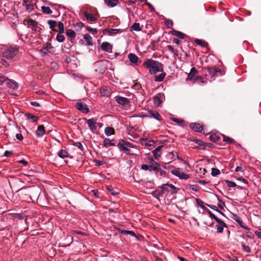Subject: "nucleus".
<instances>
[{"instance_id":"f257e3e1","label":"nucleus","mask_w":261,"mask_h":261,"mask_svg":"<svg viewBox=\"0 0 261 261\" xmlns=\"http://www.w3.org/2000/svg\"><path fill=\"white\" fill-rule=\"evenodd\" d=\"M143 65L149 70L151 74L163 71L162 64L160 62L151 59H146L143 62Z\"/></svg>"},{"instance_id":"f03ea898","label":"nucleus","mask_w":261,"mask_h":261,"mask_svg":"<svg viewBox=\"0 0 261 261\" xmlns=\"http://www.w3.org/2000/svg\"><path fill=\"white\" fill-rule=\"evenodd\" d=\"M22 195H24V199L28 201L32 200L33 197H37L39 190L31 187H28L19 190Z\"/></svg>"},{"instance_id":"7ed1b4c3","label":"nucleus","mask_w":261,"mask_h":261,"mask_svg":"<svg viewBox=\"0 0 261 261\" xmlns=\"http://www.w3.org/2000/svg\"><path fill=\"white\" fill-rule=\"evenodd\" d=\"M18 49V47L16 45L14 46H5L3 49V57L8 60L11 59L16 55Z\"/></svg>"},{"instance_id":"20e7f679","label":"nucleus","mask_w":261,"mask_h":261,"mask_svg":"<svg viewBox=\"0 0 261 261\" xmlns=\"http://www.w3.org/2000/svg\"><path fill=\"white\" fill-rule=\"evenodd\" d=\"M118 146L120 151H122L128 155H133V153L130 152V149L129 148L134 147L132 143L125 141L123 140H121L118 144Z\"/></svg>"},{"instance_id":"39448f33","label":"nucleus","mask_w":261,"mask_h":261,"mask_svg":"<svg viewBox=\"0 0 261 261\" xmlns=\"http://www.w3.org/2000/svg\"><path fill=\"white\" fill-rule=\"evenodd\" d=\"M178 190V188H176L174 185L171 184H166L163 185L160 187V191L162 195H167L168 193L171 194L176 193L177 191Z\"/></svg>"},{"instance_id":"423d86ee","label":"nucleus","mask_w":261,"mask_h":261,"mask_svg":"<svg viewBox=\"0 0 261 261\" xmlns=\"http://www.w3.org/2000/svg\"><path fill=\"white\" fill-rule=\"evenodd\" d=\"M108 61L107 60H102L96 62L95 64V71L99 73H103L107 69V64Z\"/></svg>"},{"instance_id":"0eeeda50","label":"nucleus","mask_w":261,"mask_h":261,"mask_svg":"<svg viewBox=\"0 0 261 261\" xmlns=\"http://www.w3.org/2000/svg\"><path fill=\"white\" fill-rule=\"evenodd\" d=\"M144 117L153 118L156 120L161 121L162 119L160 114L155 110H149L148 112L143 115Z\"/></svg>"},{"instance_id":"6e6552de","label":"nucleus","mask_w":261,"mask_h":261,"mask_svg":"<svg viewBox=\"0 0 261 261\" xmlns=\"http://www.w3.org/2000/svg\"><path fill=\"white\" fill-rule=\"evenodd\" d=\"M171 173L174 175L178 177L180 179L186 180L189 178V175L184 173L179 168H176L171 170Z\"/></svg>"},{"instance_id":"1a4fd4ad","label":"nucleus","mask_w":261,"mask_h":261,"mask_svg":"<svg viewBox=\"0 0 261 261\" xmlns=\"http://www.w3.org/2000/svg\"><path fill=\"white\" fill-rule=\"evenodd\" d=\"M165 97L163 93H159L153 98L154 104L156 106L160 105L165 100Z\"/></svg>"},{"instance_id":"9d476101","label":"nucleus","mask_w":261,"mask_h":261,"mask_svg":"<svg viewBox=\"0 0 261 261\" xmlns=\"http://www.w3.org/2000/svg\"><path fill=\"white\" fill-rule=\"evenodd\" d=\"M87 123L90 130L94 133L97 129V122H96V119L92 118L87 120Z\"/></svg>"},{"instance_id":"9b49d317","label":"nucleus","mask_w":261,"mask_h":261,"mask_svg":"<svg viewBox=\"0 0 261 261\" xmlns=\"http://www.w3.org/2000/svg\"><path fill=\"white\" fill-rule=\"evenodd\" d=\"M150 163L152 164L149 166L148 171L150 172H155V173L158 172L160 170V165L154 161L153 159H150Z\"/></svg>"},{"instance_id":"f8f14e48","label":"nucleus","mask_w":261,"mask_h":261,"mask_svg":"<svg viewBox=\"0 0 261 261\" xmlns=\"http://www.w3.org/2000/svg\"><path fill=\"white\" fill-rule=\"evenodd\" d=\"M76 108L83 113H88L89 111L87 106L83 102H78L75 104Z\"/></svg>"},{"instance_id":"ddd939ff","label":"nucleus","mask_w":261,"mask_h":261,"mask_svg":"<svg viewBox=\"0 0 261 261\" xmlns=\"http://www.w3.org/2000/svg\"><path fill=\"white\" fill-rule=\"evenodd\" d=\"M220 71V70L219 68H216L214 67H208L206 69V75L211 78L214 77L216 73Z\"/></svg>"},{"instance_id":"4468645a","label":"nucleus","mask_w":261,"mask_h":261,"mask_svg":"<svg viewBox=\"0 0 261 261\" xmlns=\"http://www.w3.org/2000/svg\"><path fill=\"white\" fill-rule=\"evenodd\" d=\"M231 218L236 222H237L239 224V225L242 228H245L247 230H249V228L248 227L244 226V224L241 218L237 214H232Z\"/></svg>"},{"instance_id":"2eb2a0df","label":"nucleus","mask_w":261,"mask_h":261,"mask_svg":"<svg viewBox=\"0 0 261 261\" xmlns=\"http://www.w3.org/2000/svg\"><path fill=\"white\" fill-rule=\"evenodd\" d=\"M115 100L118 103L122 106L127 105L129 102L127 98L122 96H116Z\"/></svg>"},{"instance_id":"dca6fc26","label":"nucleus","mask_w":261,"mask_h":261,"mask_svg":"<svg viewBox=\"0 0 261 261\" xmlns=\"http://www.w3.org/2000/svg\"><path fill=\"white\" fill-rule=\"evenodd\" d=\"M27 24L28 27L31 28L32 30L34 31H36V27L38 24V22L35 20L30 18L27 21Z\"/></svg>"},{"instance_id":"f3484780","label":"nucleus","mask_w":261,"mask_h":261,"mask_svg":"<svg viewBox=\"0 0 261 261\" xmlns=\"http://www.w3.org/2000/svg\"><path fill=\"white\" fill-rule=\"evenodd\" d=\"M101 49L106 52L112 53V46L108 42H103L101 45Z\"/></svg>"},{"instance_id":"a211bd4d","label":"nucleus","mask_w":261,"mask_h":261,"mask_svg":"<svg viewBox=\"0 0 261 261\" xmlns=\"http://www.w3.org/2000/svg\"><path fill=\"white\" fill-rule=\"evenodd\" d=\"M190 127L194 131L200 133L203 129V126L199 123H191L190 124Z\"/></svg>"},{"instance_id":"6ab92c4d","label":"nucleus","mask_w":261,"mask_h":261,"mask_svg":"<svg viewBox=\"0 0 261 261\" xmlns=\"http://www.w3.org/2000/svg\"><path fill=\"white\" fill-rule=\"evenodd\" d=\"M6 85L8 86V87L13 89H16L18 88L17 83L15 81L9 79L7 82H6Z\"/></svg>"},{"instance_id":"aec40b11","label":"nucleus","mask_w":261,"mask_h":261,"mask_svg":"<svg viewBox=\"0 0 261 261\" xmlns=\"http://www.w3.org/2000/svg\"><path fill=\"white\" fill-rule=\"evenodd\" d=\"M36 134L38 137H41L45 133V130L43 125H39L36 131Z\"/></svg>"},{"instance_id":"412c9836","label":"nucleus","mask_w":261,"mask_h":261,"mask_svg":"<svg viewBox=\"0 0 261 261\" xmlns=\"http://www.w3.org/2000/svg\"><path fill=\"white\" fill-rule=\"evenodd\" d=\"M218 225H216L217 232L218 233H222L224 230V227H227L226 224L222 220V222L218 223Z\"/></svg>"},{"instance_id":"4be33fe9","label":"nucleus","mask_w":261,"mask_h":261,"mask_svg":"<svg viewBox=\"0 0 261 261\" xmlns=\"http://www.w3.org/2000/svg\"><path fill=\"white\" fill-rule=\"evenodd\" d=\"M128 58L130 62L135 64H138L139 58L137 55L133 53H130L128 56Z\"/></svg>"},{"instance_id":"5701e85b","label":"nucleus","mask_w":261,"mask_h":261,"mask_svg":"<svg viewBox=\"0 0 261 261\" xmlns=\"http://www.w3.org/2000/svg\"><path fill=\"white\" fill-rule=\"evenodd\" d=\"M163 148V146H159L153 151V153L155 158L157 159L161 155V150Z\"/></svg>"},{"instance_id":"b1692460","label":"nucleus","mask_w":261,"mask_h":261,"mask_svg":"<svg viewBox=\"0 0 261 261\" xmlns=\"http://www.w3.org/2000/svg\"><path fill=\"white\" fill-rule=\"evenodd\" d=\"M141 144L146 146H151L154 144L153 140H149L147 138L141 139Z\"/></svg>"},{"instance_id":"393cba45","label":"nucleus","mask_w":261,"mask_h":261,"mask_svg":"<svg viewBox=\"0 0 261 261\" xmlns=\"http://www.w3.org/2000/svg\"><path fill=\"white\" fill-rule=\"evenodd\" d=\"M84 16L86 18L88 21H95L96 18L92 14L88 13L87 12H84Z\"/></svg>"},{"instance_id":"a878e982","label":"nucleus","mask_w":261,"mask_h":261,"mask_svg":"<svg viewBox=\"0 0 261 261\" xmlns=\"http://www.w3.org/2000/svg\"><path fill=\"white\" fill-rule=\"evenodd\" d=\"M107 5L111 7L116 6L118 3V0H105Z\"/></svg>"},{"instance_id":"bb28decb","label":"nucleus","mask_w":261,"mask_h":261,"mask_svg":"<svg viewBox=\"0 0 261 261\" xmlns=\"http://www.w3.org/2000/svg\"><path fill=\"white\" fill-rule=\"evenodd\" d=\"M58 156L61 159H65L69 156L68 151L66 150L61 149L58 154Z\"/></svg>"},{"instance_id":"cd10ccee","label":"nucleus","mask_w":261,"mask_h":261,"mask_svg":"<svg viewBox=\"0 0 261 261\" xmlns=\"http://www.w3.org/2000/svg\"><path fill=\"white\" fill-rule=\"evenodd\" d=\"M171 33L172 35H174L180 39H184L186 36L184 33L176 30L172 31Z\"/></svg>"},{"instance_id":"c85d7f7f","label":"nucleus","mask_w":261,"mask_h":261,"mask_svg":"<svg viewBox=\"0 0 261 261\" xmlns=\"http://www.w3.org/2000/svg\"><path fill=\"white\" fill-rule=\"evenodd\" d=\"M105 133L107 136H110L111 135H114L115 131L113 128L110 127H107L105 129Z\"/></svg>"},{"instance_id":"c756f323","label":"nucleus","mask_w":261,"mask_h":261,"mask_svg":"<svg viewBox=\"0 0 261 261\" xmlns=\"http://www.w3.org/2000/svg\"><path fill=\"white\" fill-rule=\"evenodd\" d=\"M119 232L122 234H124V235L129 234L131 236H133V237H134L137 238V236H136V234L133 231L127 230H121L120 231H119Z\"/></svg>"},{"instance_id":"7c9ffc66","label":"nucleus","mask_w":261,"mask_h":261,"mask_svg":"<svg viewBox=\"0 0 261 261\" xmlns=\"http://www.w3.org/2000/svg\"><path fill=\"white\" fill-rule=\"evenodd\" d=\"M207 212L208 214L209 217L213 219H214L217 223L222 222V220L216 217L211 211L209 210H207Z\"/></svg>"},{"instance_id":"2f4dec72","label":"nucleus","mask_w":261,"mask_h":261,"mask_svg":"<svg viewBox=\"0 0 261 261\" xmlns=\"http://www.w3.org/2000/svg\"><path fill=\"white\" fill-rule=\"evenodd\" d=\"M25 116L28 120H30L31 122H36L38 121V118L37 117L31 114L27 113Z\"/></svg>"},{"instance_id":"473e14b6","label":"nucleus","mask_w":261,"mask_h":261,"mask_svg":"<svg viewBox=\"0 0 261 261\" xmlns=\"http://www.w3.org/2000/svg\"><path fill=\"white\" fill-rule=\"evenodd\" d=\"M151 195L153 197L155 198L156 199H158L159 200H160L159 198L160 197L163 196V195H162V193L161 192V191L159 189L152 192L151 193Z\"/></svg>"},{"instance_id":"72a5a7b5","label":"nucleus","mask_w":261,"mask_h":261,"mask_svg":"<svg viewBox=\"0 0 261 261\" xmlns=\"http://www.w3.org/2000/svg\"><path fill=\"white\" fill-rule=\"evenodd\" d=\"M84 38L89 45H93V43L92 38L89 34H85Z\"/></svg>"},{"instance_id":"f704fd0d","label":"nucleus","mask_w":261,"mask_h":261,"mask_svg":"<svg viewBox=\"0 0 261 261\" xmlns=\"http://www.w3.org/2000/svg\"><path fill=\"white\" fill-rule=\"evenodd\" d=\"M41 8L42 12L44 14H51L53 13L52 10L49 7L43 6Z\"/></svg>"},{"instance_id":"c9c22d12","label":"nucleus","mask_w":261,"mask_h":261,"mask_svg":"<svg viewBox=\"0 0 261 261\" xmlns=\"http://www.w3.org/2000/svg\"><path fill=\"white\" fill-rule=\"evenodd\" d=\"M47 23L49 26V28L53 31H56L54 28L57 26V22L54 20H48Z\"/></svg>"},{"instance_id":"e433bc0d","label":"nucleus","mask_w":261,"mask_h":261,"mask_svg":"<svg viewBox=\"0 0 261 261\" xmlns=\"http://www.w3.org/2000/svg\"><path fill=\"white\" fill-rule=\"evenodd\" d=\"M103 146L106 147L114 146V143L109 139L106 138L103 140Z\"/></svg>"},{"instance_id":"4c0bfd02","label":"nucleus","mask_w":261,"mask_h":261,"mask_svg":"<svg viewBox=\"0 0 261 261\" xmlns=\"http://www.w3.org/2000/svg\"><path fill=\"white\" fill-rule=\"evenodd\" d=\"M73 26L76 31H79L83 28L84 24L82 22H79L75 23H73Z\"/></svg>"},{"instance_id":"58836bf2","label":"nucleus","mask_w":261,"mask_h":261,"mask_svg":"<svg viewBox=\"0 0 261 261\" xmlns=\"http://www.w3.org/2000/svg\"><path fill=\"white\" fill-rule=\"evenodd\" d=\"M165 76H166L165 73H164V72L162 73L159 75L156 76L155 77L154 80L155 82H161L164 80Z\"/></svg>"},{"instance_id":"ea45409f","label":"nucleus","mask_w":261,"mask_h":261,"mask_svg":"<svg viewBox=\"0 0 261 261\" xmlns=\"http://www.w3.org/2000/svg\"><path fill=\"white\" fill-rule=\"evenodd\" d=\"M66 34L67 36L70 37L71 38L74 39L75 37V33L74 31L71 29H68L66 30Z\"/></svg>"},{"instance_id":"a19ab883","label":"nucleus","mask_w":261,"mask_h":261,"mask_svg":"<svg viewBox=\"0 0 261 261\" xmlns=\"http://www.w3.org/2000/svg\"><path fill=\"white\" fill-rule=\"evenodd\" d=\"M130 29L132 30L135 31H141L142 29L140 27V23H134L131 26Z\"/></svg>"},{"instance_id":"79ce46f5","label":"nucleus","mask_w":261,"mask_h":261,"mask_svg":"<svg viewBox=\"0 0 261 261\" xmlns=\"http://www.w3.org/2000/svg\"><path fill=\"white\" fill-rule=\"evenodd\" d=\"M223 141H224L226 143H228L229 144H232V143L237 144V142L233 139H231V138H230L229 137L226 136H223Z\"/></svg>"},{"instance_id":"37998d69","label":"nucleus","mask_w":261,"mask_h":261,"mask_svg":"<svg viewBox=\"0 0 261 261\" xmlns=\"http://www.w3.org/2000/svg\"><path fill=\"white\" fill-rule=\"evenodd\" d=\"M100 91L102 96H107L110 93L109 89L108 87L101 88Z\"/></svg>"},{"instance_id":"c03bdc74","label":"nucleus","mask_w":261,"mask_h":261,"mask_svg":"<svg viewBox=\"0 0 261 261\" xmlns=\"http://www.w3.org/2000/svg\"><path fill=\"white\" fill-rule=\"evenodd\" d=\"M56 39L59 42H63L64 41L65 37L63 34L58 33L56 37Z\"/></svg>"},{"instance_id":"a18cd8bd","label":"nucleus","mask_w":261,"mask_h":261,"mask_svg":"<svg viewBox=\"0 0 261 261\" xmlns=\"http://www.w3.org/2000/svg\"><path fill=\"white\" fill-rule=\"evenodd\" d=\"M58 27L59 28V33L60 34H63L64 33V27L63 23L62 22H59L58 23Z\"/></svg>"},{"instance_id":"49530a36","label":"nucleus","mask_w":261,"mask_h":261,"mask_svg":"<svg viewBox=\"0 0 261 261\" xmlns=\"http://www.w3.org/2000/svg\"><path fill=\"white\" fill-rule=\"evenodd\" d=\"M108 190L110 192L112 195H115L118 193V189H114L112 187L110 186L108 187Z\"/></svg>"},{"instance_id":"de8ad7c7","label":"nucleus","mask_w":261,"mask_h":261,"mask_svg":"<svg viewBox=\"0 0 261 261\" xmlns=\"http://www.w3.org/2000/svg\"><path fill=\"white\" fill-rule=\"evenodd\" d=\"M195 42L197 44L202 47H205L206 45V42L202 41V40L196 39L195 40Z\"/></svg>"},{"instance_id":"09e8293b","label":"nucleus","mask_w":261,"mask_h":261,"mask_svg":"<svg viewBox=\"0 0 261 261\" xmlns=\"http://www.w3.org/2000/svg\"><path fill=\"white\" fill-rule=\"evenodd\" d=\"M220 174V171L219 169H218L217 168H212L211 175L213 176H216L219 175Z\"/></svg>"},{"instance_id":"8fccbe9b","label":"nucleus","mask_w":261,"mask_h":261,"mask_svg":"<svg viewBox=\"0 0 261 261\" xmlns=\"http://www.w3.org/2000/svg\"><path fill=\"white\" fill-rule=\"evenodd\" d=\"M241 246L242 247L243 250L247 252V253H250V248L248 246H247L245 245V244L243 242L241 243Z\"/></svg>"},{"instance_id":"3c124183","label":"nucleus","mask_w":261,"mask_h":261,"mask_svg":"<svg viewBox=\"0 0 261 261\" xmlns=\"http://www.w3.org/2000/svg\"><path fill=\"white\" fill-rule=\"evenodd\" d=\"M106 31L111 35L116 34L119 32V30L116 29H108Z\"/></svg>"},{"instance_id":"603ef678","label":"nucleus","mask_w":261,"mask_h":261,"mask_svg":"<svg viewBox=\"0 0 261 261\" xmlns=\"http://www.w3.org/2000/svg\"><path fill=\"white\" fill-rule=\"evenodd\" d=\"M225 182H226L227 187H229V188H233V187H236V186H237L236 184L232 181L226 180L225 181Z\"/></svg>"},{"instance_id":"864d4df0","label":"nucleus","mask_w":261,"mask_h":261,"mask_svg":"<svg viewBox=\"0 0 261 261\" xmlns=\"http://www.w3.org/2000/svg\"><path fill=\"white\" fill-rule=\"evenodd\" d=\"M8 78L5 76H0V86H2L5 83L6 84L7 82Z\"/></svg>"},{"instance_id":"5fc2aeb1","label":"nucleus","mask_w":261,"mask_h":261,"mask_svg":"<svg viewBox=\"0 0 261 261\" xmlns=\"http://www.w3.org/2000/svg\"><path fill=\"white\" fill-rule=\"evenodd\" d=\"M190 189L195 192H198L200 190V187L196 185H190Z\"/></svg>"},{"instance_id":"6e6d98bb","label":"nucleus","mask_w":261,"mask_h":261,"mask_svg":"<svg viewBox=\"0 0 261 261\" xmlns=\"http://www.w3.org/2000/svg\"><path fill=\"white\" fill-rule=\"evenodd\" d=\"M73 145L77 147L81 151H83L84 150L83 146L82 144L80 142H76L74 143Z\"/></svg>"},{"instance_id":"4d7b16f0","label":"nucleus","mask_w":261,"mask_h":261,"mask_svg":"<svg viewBox=\"0 0 261 261\" xmlns=\"http://www.w3.org/2000/svg\"><path fill=\"white\" fill-rule=\"evenodd\" d=\"M167 48L169 50L171 51L175 55H176V56H178L177 50H175L171 45H168Z\"/></svg>"},{"instance_id":"13d9d810","label":"nucleus","mask_w":261,"mask_h":261,"mask_svg":"<svg viewBox=\"0 0 261 261\" xmlns=\"http://www.w3.org/2000/svg\"><path fill=\"white\" fill-rule=\"evenodd\" d=\"M86 29L92 34H95L97 33V31L96 29H93L90 27H87Z\"/></svg>"},{"instance_id":"bf43d9fd","label":"nucleus","mask_w":261,"mask_h":261,"mask_svg":"<svg viewBox=\"0 0 261 261\" xmlns=\"http://www.w3.org/2000/svg\"><path fill=\"white\" fill-rule=\"evenodd\" d=\"M196 201L197 204L200 206V207L203 210L205 208L203 205V202L200 199H196Z\"/></svg>"},{"instance_id":"052dcab7","label":"nucleus","mask_w":261,"mask_h":261,"mask_svg":"<svg viewBox=\"0 0 261 261\" xmlns=\"http://www.w3.org/2000/svg\"><path fill=\"white\" fill-rule=\"evenodd\" d=\"M165 24L169 28L173 25V23L172 20H168L165 21Z\"/></svg>"},{"instance_id":"680f3d73","label":"nucleus","mask_w":261,"mask_h":261,"mask_svg":"<svg viewBox=\"0 0 261 261\" xmlns=\"http://www.w3.org/2000/svg\"><path fill=\"white\" fill-rule=\"evenodd\" d=\"M172 120L175 122H176V123H178L179 124H182L184 123V120H182V119H177V118H173L172 119Z\"/></svg>"},{"instance_id":"e2e57ef3","label":"nucleus","mask_w":261,"mask_h":261,"mask_svg":"<svg viewBox=\"0 0 261 261\" xmlns=\"http://www.w3.org/2000/svg\"><path fill=\"white\" fill-rule=\"evenodd\" d=\"M72 233H73V234H80L82 236H86V233H85L83 231H81L74 230Z\"/></svg>"},{"instance_id":"0e129e2a","label":"nucleus","mask_w":261,"mask_h":261,"mask_svg":"<svg viewBox=\"0 0 261 261\" xmlns=\"http://www.w3.org/2000/svg\"><path fill=\"white\" fill-rule=\"evenodd\" d=\"M210 139L211 141H212L213 142H216L218 140L217 136H214V135H211L210 136Z\"/></svg>"},{"instance_id":"69168bd1","label":"nucleus","mask_w":261,"mask_h":261,"mask_svg":"<svg viewBox=\"0 0 261 261\" xmlns=\"http://www.w3.org/2000/svg\"><path fill=\"white\" fill-rule=\"evenodd\" d=\"M15 137L16 139L19 141H22L23 139V136L21 134H17Z\"/></svg>"},{"instance_id":"338daca9","label":"nucleus","mask_w":261,"mask_h":261,"mask_svg":"<svg viewBox=\"0 0 261 261\" xmlns=\"http://www.w3.org/2000/svg\"><path fill=\"white\" fill-rule=\"evenodd\" d=\"M149 166H148V165L147 164H143L141 166V169L142 170H145V171H147V170H149Z\"/></svg>"},{"instance_id":"774afa93","label":"nucleus","mask_w":261,"mask_h":261,"mask_svg":"<svg viewBox=\"0 0 261 261\" xmlns=\"http://www.w3.org/2000/svg\"><path fill=\"white\" fill-rule=\"evenodd\" d=\"M92 192L93 194L95 197H99V193L98 192L97 190H92Z\"/></svg>"}]
</instances>
